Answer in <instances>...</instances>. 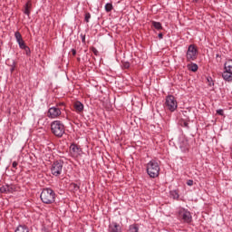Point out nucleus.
<instances>
[{
  "label": "nucleus",
  "mask_w": 232,
  "mask_h": 232,
  "mask_svg": "<svg viewBox=\"0 0 232 232\" xmlns=\"http://www.w3.org/2000/svg\"><path fill=\"white\" fill-rule=\"evenodd\" d=\"M51 131L55 137H63L64 135V123L61 121H54L51 123Z\"/></svg>",
  "instance_id": "obj_3"
},
{
  "label": "nucleus",
  "mask_w": 232,
  "mask_h": 232,
  "mask_svg": "<svg viewBox=\"0 0 232 232\" xmlns=\"http://www.w3.org/2000/svg\"><path fill=\"white\" fill-rule=\"evenodd\" d=\"M72 55H76L77 54V51H75V49L72 50Z\"/></svg>",
  "instance_id": "obj_30"
},
{
  "label": "nucleus",
  "mask_w": 232,
  "mask_h": 232,
  "mask_svg": "<svg viewBox=\"0 0 232 232\" xmlns=\"http://www.w3.org/2000/svg\"><path fill=\"white\" fill-rule=\"evenodd\" d=\"M16 41H17L18 44H20V43L24 42L23 38H20L19 40H16Z\"/></svg>",
  "instance_id": "obj_31"
},
{
  "label": "nucleus",
  "mask_w": 232,
  "mask_h": 232,
  "mask_svg": "<svg viewBox=\"0 0 232 232\" xmlns=\"http://www.w3.org/2000/svg\"><path fill=\"white\" fill-rule=\"evenodd\" d=\"M14 37H15L16 41H19V39L23 38V36L21 35V33H19V32H16L14 34Z\"/></svg>",
  "instance_id": "obj_20"
},
{
  "label": "nucleus",
  "mask_w": 232,
  "mask_h": 232,
  "mask_svg": "<svg viewBox=\"0 0 232 232\" xmlns=\"http://www.w3.org/2000/svg\"><path fill=\"white\" fill-rule=\"evenodd\" d=\"M162 37H164V34H162V33L159 34V38L162 39Z\"/></svg>",
  "instance_id": "obj_32"
},
{
  "label": "nucleus",
  "mask_w": 232,
  "mask_h": 232,
  "mask_svg": "<svg viewBox=\"0 0 232 232\" xmlns=\"http://www.w3.org/2000/svg\"><path fill=\"white\" fill-rule=\"evenodd\" d=\"M217 113H218V115H224V110H222V109H219V110H218L217 111Z\"/></svg>",
  "instance_id": "obj_24"
},
{
  "label": "nucleus",
  "mask_w": 232,
  "mask_h": 232,
  "mask_svg": "<svg viewBox=\"0 0 232 232\" xmlns=\"http://www.w3.org/2000/svg\"><path fill=\"white\" fill-rule=\"evenodd\" d=\"M40 198L44 204H53L55 202V192L52 188H44Z\"/></svg>",
  "instance_id": "obj_1"
},
{
  "label": "nucleus",
  "mask_w": 232,
  "mask_h": 232,
  "mask_svg": "<svg viewBox=\"0 0 232 232\" xmlns=\"http://www.w3.org/2000/svg\"><path fill=\"white\" fill-rule=\"evenodd\" d=\"M18 44H19L20 48H22V50H24L26 48V44H24V41Z\"/></svg>",
  "instance_id": "obj_22"
},
{
  "label": "nucleus",
  "mask_w": 232,
  "mask_h": 232,
  "mask_svg": "<svg viewBox=\"0 0 232 232\" xmlns=\"http://www.w3.org/2000/svg\"><path fill=\"white\" fill-rule=\"evenodd\" d=\"M175 195H174V198H179V194L177 192H174Z\"/></svg>",
  "instance_id": "obj_33"
},
{
  "label": "nucleus",
  "mask_w": 232,
  "mask_h": 232,
  "mask_svg": "<svg viewBox=\"0 0 232 232\" xmlns=\"http://www.w3.org/2000/svg\"><path fill=\"white\" fill-rule=\"evenodd\" d=\"M178 218L185 224H191V222H193V217H191V212H189L186 208H179L178 212Z\"/></svg>",
  "instance_id": "obj_4"
},
{
  "label": "nucleus",
  "mask_w": 232,
  "mask_h": 232,
  "mask_svg": "<svg viewBox=\"0 0 232 232\" xmlns=\"http://www.w3.org/2000/svg\"><path fill=\"white\" fill-rule=\"evenodd\" d=\"M147 173L151 179H157L160 173V167L159 166V162L150 160L147 164Z\"/></svg>",
  "instance_id": "obj_2"
},
{
  "label": "nucleus",
  "mask_w": 232,
  "mask_h": 232,
  "mask_svg": "<svg viewBox=\"0 0 232 232\" xmlns=\"http://www.w3.org/2000/svg\"><path fill=\"white\" fill-rule=\"evenodd\" d=\"M11 72H14V68L11 69Z\"/></svg>",
  "instance_id": "obj_36"
},
{
  "label": "nucleus",
  "mask_w": 232,
  "mask_h": 232,
  "mask_svg": "<svg viewBox=\"0 0 232 232\" xmlns=\"http://www.w3.org/2000/svg\"><path fill=\"white\" fill-rule=\"evenodd\" d=\"M73 108L76 113H82V111H84V105L81 102H75L73 103Z\"/></svg>",
  "instance_id": "obj_11"
},
{
  "label": "nucleus",
  "mask_w": 232,
  "mask_h": 232,
  "mask_svg": "<svg viewBox=\"0 0 232 232\" xmlns=\"http://www.w3.org/2000/svg\"><path fill=\"white\" fill-rule=\"evenodd\" d=\"M26 55H30V47L26 46L24 49Z\"/></svg>",
  "instance_id": "obj_23"
},
{
  "label": "nucleus",
  "mask_w": 232,
  "mask_h": 232,
  "mask_svg": "<svg viewBox=\"0 0 232 232\" xmlns=\"http://www.w3.org/2000/svg\"><path fill=\"white\" fill-rule=\"evenodd\" d=\"M197 54V47L195 45H189L187 51V61H195Z\"/></svg>",
  "instance_id": "obj_8"
},
{
  "label": "nucleus",
  "mask_w": 232,
  "mask_h": 232,
  "mask_svg": "<svg viewBox=\"0 0 232 232\" xmlns=\"http://www.w3.org/2000/svg\"><path fill=\"white\" fill-rule=\"evenodd\" d=\"M152 26H154L156 30H162V24L160 22H152Z\"/></svg>",
  "instance_id": "obj_17"
},
{
  "label": "nucleus",
  "mask_w": 232,
  "mask_h": 232,
  "mask_svg": "<svg viewBox=\"0 0 232 232\" xmlns=\"http://www.w3.org/2000/svg\"><path fill=\"white\" fill-rule=\"evenodd\" d=\"M187 184H188V186H193V180L188 179V180L187 181Z\"/></svg>",
  "instance_id": "obj_28"
},
{
  "label": "nucleus",
  "mask_w": 232,
  "mask_h": 232,
  "mask_svg": "<svg viewBox=\"0 0 232 232\" xmlns=\"http://www.w3.org/2000/svg\"><path fill=\"white\" fill-rule=\"evenodd\" d=\"M1 193H10L12 191V188L9 186L2 187L0 188Z\"/></svg>",
  "instance_id": "obj_16"
},
{
  "label": "nucleus",
  "mask_w": 232,
  "mask_h": 232,
  "mask_svg": "<svg viewBox=\"0 0 232 232\" xmlns=\"http://www.w3.org/2000/svg\"><path fill=\"white\" fill-rule=\"evenodd\" d=\"M74 188H77V189H79V187H78L77 185H74Z\"/></svg>",
  "instance_id": "obj_35"
},
{
  "label": "nucleus",
  "mask_w": 232,
  "mask_h": 232,
  "mask_svg": "<svg viewBox=\"0 0 232 232\" xmlns=\"http://www.w3.org/2000/svg\"><path fill=\"white\" fill-rule=\"evenodd\" d=\"M188 68L190 70V72H197V70H198V65L196 63H191L188 65Z\"/></svg>",
  "instance_id": "obj_15"
},
{
  "label": "nucleus",
  "mask_w": 232,
  "mask_h": 232,
  "mask_svg": "<svg viewBox=\"0 0 232 232\" xmlns=\"http://www.w3.org/2000/svg\"><path fill=\"white\" fill-rule=\"evenodd\" d=\"M81 151H82V150H81V148H79V146H77L75 144H72L70 146V154L74 159H76V157L81 155Z\"/></svg>",
  "instance_id": "obj_10"
},
{
  "label": "nucleus",
  "mask_w": 232,
  "mask_h": 232,
  "mask_svg": "<svg viewBox=\"0 0 232 232\" xmlns=\"http://www.w3.org/2000/svg\"><path fill=\"white\" fill-rule=\"evenodd\" d=\"M225 71L222 73L224 81L232 82V60H227L225 64Z\"/></svg>",
  "instance_id": "obj_5"
},
{
  "label": "nucleus",
  "mask_w": 232,
  "mask_h": 232,
  "mask_svg": "<svg viewBox=\"0 0 232 232\" xmlns=\"http://www.w3.org/2000/svg\"><path fill=\"white\" fill-rule=\"evenodd\" d=\"M194 1V3H198V1H200V0H193Z\"/></svg>",
  "instance_id": "obj_34"
},
{
  "label": "nucleus",
  "mask_w": 232,
  "mask_h": 232,
  "mask_svg": "<svg viewBox=\"0 0 232 232\" xmlns=\"http://www.w3.org/2000/svg\"><path fill=\"white\" fill-rule=\"evenodd\" d=\"M110 232H122V228L121 227V225L117 223H111L109 227Z\"/></svg>",
  "instance_id": "obj_12"
},
{
  "label": "nucleus",
  "mask_w": 232,
  "mask_h": 232,
  "mask_svg": "<svg viewBox=\"0 0 232 232\" xmlns=\"http://www.w3.org/2000/svg\"><path fill=\"white\" fill-rule=\"evenodd\" d=\"M92 18V14H90V13H87L85 14V21L86 23H90V19Z\"/></svg>",
  "instance_id": "obj_21"
},
{
  "label": "nucleus",
  "mask_w": 232,
  "mask_h": 232,
  "mask_svg": "<svg viewBox=\"0 0 232 232\" xmlns=\"http://www.w3.org/2000/svg\"><path fill=\"white\" fill-rule=\"evenodd\" d=\"M92 52H93V53H95V55H97V53H99V51H97V49H95V48L92 49Z\"/></svg>",
  "instance_id": "obj_29"
},
{
  "label": "nucleus",
  "mask_w": 232,
  "mask_h": 232,
  "mask_svg": "<svg viewBox=\"0 0 232 232\" xmlns=\"http://www.w3.org/2000/svg\"><path fill=\"white\" fill-rule=\"evenodd\" d=\"M179 104L177 103V100L174 96H168L165 102V108L169 110V111H175L177 110Z\"/></svg>",
  "instance_id": "obj_6"
},
{
  "label": "nucleus",
  "mask_w": 232,
  "mask_h": 232,
  "mask_svg": "<svg viewBox=\"0 0 232 232\" xmlns=\"http://www.w3.org/2000/svg\"><path fill=\"white\" fill-rule=\"evenodd\" d=\"M63 163L61 160L54 161L51 167V173L54 177H59L63 173Z\"/></svg>",
  "instance_id": "obj_7"
},
{
  "label": "nucleus",
  "mask_w": 232,
  "mask_h": 232,
  "mask_svg": "<svg viewBox=\"0 0 232 232\" xmlns=\"http://www.w3.org/2000/svg\"><path fill=\"white\" fill-rule=\"evenodd\" d=\"M32 9V2H27L24 5V14L30 15V10Z\"/></svg>",
  "instance_id": "obj_13"
},
{
  "label": "nucleus",
  "mask_w": 232,
  "mask_h": 232,
  "mask_svg": "<svg viewBox=\"0 0 232 232\" xmlns=\"http://www.w3.org/2000/svg\"><path fill=\"white\" fill-rule=\"evenodd\" d=\"M105 10H106V12H111V10H113V5L106 4L105 5Z\"/></svg>",
  "instance_id": "obj_19"
},
{
  "label": "nucleus",
  "mask_w": 232,
  "mask_h": 232,
  "mask_svg": "<svg viewBox=\"0 0 232 232\" xmlns=\"http://www.w3.org/2000/svg\"><path fill=\"white\" fill-rule=\"evenodd\" d=\"M129 232H139V227L137 225H130Z\"/></svg>",
  "instance_id": "obj_18"
},
{
  "label": "nucleus",
  "mask_w": 232,
  "mask_h": 232,
  "mask_svg": "<svg viewBox=\"0 0 232 232\" xmlns=\"http://www.w3.org/2000/svg\"><path fill=\"white\" fill-rule=\"evenodd\" d=\"M207 81L208 82V86H213V81L211 80V78H207Z\"/></svg>",
  "instance_id": "obj_25"
},
{
  "label": "nucleus",
  "mask_w": 232,
  "mask_h": 232,
  "mask_svg": "<svg viewBox=\"0 0 232 232\" xmlns=\"http://www.w3.org/2000/svg\"><path fill=\"white\" fill-rule=\"evenodd\" d=\"M12 166H13V168H14V169H17V166H18L17 161H14L13 164H12Z\"/></svg>",
  "instance_id": "obj_27"
},
{
  "label": "nucleus",
  "mask_w": 232,
  "mask_h": 232,
  "mask_svg": "<svg viewBox=\"0 0 232 232\" xmlns=\"http://www.w3.org/2000/svg\"><path fill=\"white\" fill-rule=\"evenodd\" d=\"M61 115V109L57 107H52L48 111L47 117L50 119H57Z\"/></svg>",
  "instance_id": "obj_9"
},
{
  "label": "nucleus",
  "mask_w": 232,
  "mask_h": 232,
  "mask_svg": "<svg viewBox=\"0 0 232 232\" xmlns=\"http://www.w3.org/2000/svg\"><path fill=\"white\" fill-rule=\"evenodd\" d=\"M123 68H125L126 70H128V68H130V63H123Z\"/></svg>",
  "instance_id": "obj_26"
},
{
  "label": "nucleus",
  "mask_w": 232,
  "mask_h": 232,
  "mask_svg": "<svg viewBox=\"0 0 232 232\" xmlns=\"http://www.w3.org/2000/svg\"><path fill=\"white\" fill-rule=\"evenodd\" d=\"M82 41H85V38H83Z\"/></svg>",
  "instance_id": "obj_37"
},
{
  "label": "nucleus",
  "mask_w": 232,
  "mask_h": 232,
  "mask_svg": "<svg viewBox=\"0 0 232 232\" xmlns=\"http://www.w3.org/2000/svg\"><path fill=\"white\" fill-rule=\"evenodd\" d=\"M15 232H30V230H28V227H26V226H19L15 229Z\"/></svg>",
  "instance_id": "obj_14"
}]
</instances>
